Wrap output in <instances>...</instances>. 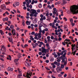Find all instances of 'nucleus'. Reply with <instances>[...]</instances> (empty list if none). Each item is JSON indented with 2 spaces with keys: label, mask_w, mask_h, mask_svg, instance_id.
Instances as JSON below:
<instances>
[{
  "label": "nucleus",
  "mask_w": 78,
  "mask_h": 78,
  "mask_svg": "<svg viewBox=\"0 0 78 78\" xmlns=\"http://www.w3.org/2000/svg\"><path fill=\"white\" fill-rule=\"evenodd\" d=\"M38 54L39 55H42V52H39L38 53Z\"/></svg>",
  "instance_id": "774afa93"
},
{
  "label": "nucleus",
  "mask_w": 78,
  "mask_h": 78,
  "mask_svg": "<svg viewBox=\"0 0 78 78\" xmlns=\"http://www.w3.org/2000/svg\"><path fill=\"white\" fill-rule=\"evenodd\" d=\"M22 55V54L20 53H18V55H17L18 58V59H20V58H22V56L21 55Z\"/></svg>",
  "instance_id": "dca6fc26"
},
{
  "label": "nucleus",
  "mask_w": 78,
  "mask_h": 78,
  "mask_svg": "<svg viewBox=\"0 0 78 78\" xmlns=\"http://www.w3.org/2000/svg\"><path fill=\"white\" fill-rule=\"evenodd\" d=\"M65 43H66L67 46V47H69V44H72V42H70L69 43H68L67 42H65V41H64Z\"/></svg>",
  "instance_id": "6ab92c4d"
},
{
  "label": "nucleus",
  "mask_w": 78,
  "mask_h": 78,
  "mask_svg": "<svg viewBox=\"0 0 78 78\" xmlns=\"http://www.w3.org/2000/svg\"><path fill=\"white\" fill-rule=\"evenodd\" d=\"M60 59H63V56H61L60 57H59Z\"/></svg>",
  "instance_id": "e2e57ef3"
},
{
  "label": "nucleus",
  "mask_w": 78,
  "mask_h": 78,
  "mask_svg": "<svg viewBox=\"0 0 78 78\" xmlns=\"http://www.w3.org/2000/svg\"><path fill=\"white\" fill-rule=\"evenodd\" d=\"M41 48L42 50L41 51L42 53H45L46 54V53H47V52H46V49L44 48V47H42Z\"/></svg>",
  "instance_id": "9b49d317"
},
{
  "label": "nucleus",
  "mask_w": 78,
  "mask_h": 78,
  "mask_svg": "<svg viewBox=\"0 0 78 78\" xmlns=\"http://www.w3.org/2000/svg\"><path fill=\"white\" fill-rule=\"evenodd\" d=\"M47 18L49 20H50L51 19V17H50V16H47Z\"/></svg>",
  "instance_id": "4c0bfd02"
},
{
  "label": "nucleus",
  "mask_w": 78,
  "mask_h": 78,
  "mask_svg": "<svg viewBox=\"0 0 78 78\" xmlns=\"http://www.w3.org/2000/svg\"><path fill=\"white\" fill-rule=\"evenodd\" d=\"M49 51H50V50L49 49H46V52H47L48 53L49 52Z\"/></svg>",
  "instance_id": "de8ad7c7"
},
{
  "label": "nucleus",
  "mask_w": 78,
  "mask_h": 78,
  "mask_svg": "<svg viewBox=\"0 0 78 78\" xmlns=\"http://www.w3.org/2000/svg\"><path fill=\"white\" fill-rule=\"evenodd\" d=\"M19 58L16 59L14 60V61H15V62H18V61H19Z\"/></svg>",
  "instance_id": "a19ab883"
},
{
  "label": "nucleus",
  "mask_w": 78,
  "mask_h": 78,
  "mask_svg": "<svg viewBox=\"0 0 78 78\" xmlns=\"http://www.w3.org/2000/svg\"><path fill=\"white\" fill-rule=\"evenodd\" d=\"M65 41V42H66V41H67V42H70V40L69 39H66Z\"/></svg>",
  "instance_id": "58836bf2"
},
{
  "label": "nucleus",
  "mask_w": 78,
  "mask_h": 78,
  "mask_svg": "<svg viewBox=\"0 0 78 78\" xmlns=\"http://www.w3.org/2000/svg\"><path fill=\"white\" fill-rule=\"evenodd\" d=\"M30 17H33V14L36 12V10L34 9H32L30 11Z\"/></svg>",
  "instance_id": "7ed1b4c3"
},
{
  "label": "nucleus",
  "mask_w": 78,
  "mask_h": 78,
  "mask_svg": "<svg viewBox=\"0 0 78 78\" xmlns=\"http://www.w3.org/2000/svg\"><path fill=\"white\" fill-rule=\"evenodd\" d=\"M34 3H37V1H34V0H33L32 2L31 3V4L32 5H33L34 4Z\"/></svg>",
  "instance_id": "4468645a"
},
{
  "label": "nucleus",
  "mask_w": 78,
  "mask_h": 78,
  "mask_svg": "<svg viewBox=\"0 0 78 78\" xmlns=\"http://www.w3.org/2000/svg\"><path fill=\"white\" fill-rule=\"evenodd\" d=\"M30 23H31V21H30L29 22L28 21H27L26 22V23L27 25H30Z\"/></svg>",
  "instance_id": "aec40b11"
},
{
  "label": "nucleus",
  "mask_w": 78,
  "mask_h": 78,
  "mask_svg": "<svg viewBox=\"0 0 78 78\" xmlns=\"http://www.w3.org/2000/svg\"><path fill=\"white\" fill-rule=\"evenodd\" d=\"M56 66H60V63L57 62V63Z\"/></svg>",
  "instance_id": "37998d69"
},
{
  "label": "nucleus",
  "mask_w": 78,
  "mask_h": 78,
  "mask_svg": "<svg viewBox=\"0 0 78 78\" xmlns=\"http://www.w3.org/2000/svg\"><path fill=\"white\" fill-rule=\"evenodd\" d=\"M9 41L10 42H12V43H13V41H12V38L11 39L9 40Z\"/></svg>",
  "instance_id": "49530a36"
},
{
  "label": "nucleus",
  "mask_w": 78,
  "mask_h": 78,
  "mask_svg": "<svg viewBox=\"0 0 78 78\" xmlns=\"http://www.w3.org/2000/svg\"><path fill=\"white\" fill-rule=\"evenodd\" d=\"M47 8H48L49 9H52L51 6L50 5H48L47 6Z\"/></svg>",
  "instance_id": "cd10ccee"
},
{
  "label": "nucleus",
  "mask_w": 78,
  "mask_h": 78,
  "mask_svg": "<svg viewBox=\"0 0 78 78\" xmlns=\"http://www.w3.org/2000/svg\"><path fill=\"white\" fill-rule=\"evenodd\" d=\"M15 5H16V6H19V2H16L15 3Z\"/></svg>",
  "instance_id": "a878e982"
},
{
  "label": "nucleus",
  "mask_w": 78,
  "mask_h": 78,
  "mask_svg": "<svg viewBox=\"0 0 78 78\" xmlns=\"http://www.w3.org/2000/svg\"><path fill=\"white\" fill-rule=\"evenodd\" d=\"M45 45H46V47H47L49 46V44L47 43Z\"/></svg>",
  "instance_id": "0e129e2a"
},
{
  "label": "nucleus",
  "mask_w": 78,
  "mask_h": 78,
  "mask_svg": "<svg viewBox=\"0 0 78 78\" xmlns=\"http://www.w3.org/2000/svg\"><path fill=\"white\" fill-rule=\"evenodd\" d=\"M77 9L78 10H76L75 9H73V10H70V13L73 14H78V8ZM76 10H77L76 11Z\"/></svg>",
  "instance_id": "f257e3e1"
},
{
  "label": "nucleus",
  "mask_w": 78,
  "mask_h": 78,
  "mask_svg": "<svg viewBox=\"0 0 78 78\" xmlns=\"http://www.w3.org/2000/svg\"><path fill=\"white\" fill-rule=\"evenodd\" d=\"M38 38H41V33H39L38 34Z\"/></svg>",
  "instance_id": "bb28decb"
},
{
  "label": "nucleus",
  "mask_w": 78,
  "mask_h": 78,
  "mask_svg": "<svg viewBox=\"0 0 78 78\" xmlns=\"http://www.w3.org/2000/svg\"><path fill=\"white\" fill-rule=\"evenodd\" d=\"M5 14H7V15H9V14L8 12V11L5 12Z\"/></svg>",
  "instance_id": "338daca9"
},
{
  "label": "nucleus",
  "mask_w": 78,
  "mask_h": 78,
  "mask_svg": "<svg viewBox=\"0 0 78 78\" xmlns=\"http://www.w3.org/2000/svg\"><path fill=\"white\" fill-rule=\"evenodd\" d=\"M42 5L41 3H39V5H38V7L39 8H42Z\"/></svg>",
  "instance_id": "7c9ffc66"
},
{
  "label": "nucleus",
  "mask_w": 78,
  "mask_h": 78,
  "mask_svg": "<svg viewBox=\"0 0 78 78\" xmlns=\"http://www.w3.org/2000/svg\"><path fill=\"white\" fill-rule=\"evenodd\" d=\"M8 20V18L5 17L3 19V20L4 22H5V21H7Z\"/></svg>",
  "instance_id": "a211bd4d"
},
{
  "label": "nucleus",
  "mask_w": 78,
  "mask_h": 78,
  "mask_svg": "<svg viewBox=\"0 0 78 78\" xmlns=\"http://www.w3.org/2000/svg\"><path fill=\"white\" fill-rule=\"evenodd\" d=\"M48 29L47 28H46L44 29V30L45 31H48Z\"/></svg>",
  "instance_id": "603ef678"
},
{
  "label": "nucleus",
  "mask_w": 78,
  "mask_h": 78,
  "mask_svg": "<svg viewBox=\"0 0 78 78\" xmlns=\"http://www.w3.org/2000/svg\"><path fill=\"white\" fill-rule=\"evenodd\" d=\"M63 59H62V61L61 62L62 63H63V62H65V58L66 57H63Z\"/></svg>",
  "instance_id": "473e14b6"
},
{
  "label": "nucleus",
  "mask_w": 78,
  "mask_h": 78,
  "mask_svg": "<svg viewBox=\"0 0 78 78\" xmlns=\"http://www.w3.org/2000/svg\"><path fill=\"white\" fill-rule=\"evenodd\" d=\"M46 19V17L45 16H44L43 18H41L40 19V21H43L44 20H45Z\"/></svg>",
  "instance_id": "2eb2a0df"
},
{
  "label": "nucleus",
  "mask_w": 78,
  "mask_h": 78,
  "mask_svg": "<svg viewBox=\"0 0 78 78\" xmlns=\"http://www.w3.org/2000/svg\"><path fill=\"white\" fill-rule=\"evenodd\" d=\"M73 52H72V54H73V55H75L76 53L75 52H73Z\"/></svg>",
  "instance_id": "13d9d810"
},
{
  "label": "nucleus",
  "mask_w": 78,
  "mask_h": 78,
  "mask_svg": "<svg viewBox=\"0 0 78 78\" xmlns=\"http://www.w3.org/2000/svg\"><path fill=\"white\" fill-rule=\"evenodd\" d=\"M53 61H54V58H51L50 60V61H51V62H53Z\"/></svg>",
  "instance_id": "79ce46f5"
},
{
  "label": "nucleus",
  "mask_w": 78,
  "mask_h": 78,
  "mask_svg": "<svg viewBox=\"0 0 78 78\" xmlns=\"http://www.w3.org/2000/svg\"><path fill=\"white\" fill-rule=\"evenodd\" d=\"M7 22L9 23V24H11V22L10 21L8 20L7 21Z\"/></svg>",
  "instance_id": "052dcab7"
},
{
  "label": "nucleus",
  "mask_w": 78,
  "mask_h": 78,
  "mask_svg": "<svg viewBox=\"0 0 78 78\" xmlns=\"http://www.w3.org/2000/svg\"><path fill=\"white\" fill-rule=\"evenodd\" d=\"M23 76L24 77L27 76V78H30V77L29 76H31V74H30V72H28L27 73L26 76H25V75L24 74H23Z\"/></svg>",
  "instance_id": "39448f33"
},
{
  "label": "nucleus",
  "mask_w": 78,
  "mask_h": 78,
  "mask_svg": "<svg viewBox=\"0 0 78 78\" xmlns=\"http://www.w3.org/2000/svg\"><path fill=\"white\" fill-rule=\"evenodd\" d=\"M25 64L27 67H30V66H31V64L29 63L28 62H26L25 63Z\"/></svg>",
  "instance_id": "9d476101"
},
{
  "label": "nucleus",
  "mask_w": 78,
  "mask_h": 78,
  "mask_svg": "<svg viewBox=\"0 0 78 78\" xmlns=\"http://www.w3.org/2000/svg\"><path fill=\"white\" fill-rule=\"evenodd\" d=\"M22 23L23 25L24 26L25 25V20H22Z\"/></svg>",
  "instance_id": "5701e85b"
},
{
  "label": "nucleus",
  "mask_w": 78,
  "mask_h": 78,
  "mask_svg": "<svg viewBox=\"0 0 78 78\" xmlns=\"http://www.w3.org/2000/svg\"><path fill=\"white\" fill-rule=\"evenodd\" d=\"M58 40L59 41H61L62 40V38H61V37H59V38L58 39Z\"/></svg>",
  "instance_id": "5fc2aeb1"
},
{
  "label": "nucleus",
  "mask_w": 78,
  "mask_h": 78,
  "mask_svg": "<svg viewBox=\"0 0 78 78\" xmlns=\"http://www.w3.org/2000/svg\"><path fill=\"white\" fill-rule=\"evenodd\" d=\"M51 39H52V40H53L54 39V37L53 36H51Z\"/></svg>",
  "instance_id": "6e6d98bb"
},
{
  "label": "nucleus",
  "mask_w": 78,
  "mask_h": 78,
  "mask_svg": "<svg viewBox=\"0 0 78 78\" xmlns=\"http://www.w3.org/2000/svg\"><path fill=\"white\" fill-rule=\"evenodd\" d=\"M10 28L12 30H13V29H14V26L13 25H12L10 26Z\"/></svg>",
  "instance_id": "c85d7f7f"
},
{
  "label": "nucleus",
  "mask_w": 78,
  "mask_h": 78,
  "mask_svg": "<svg viewBox=\"0 0 78 78\" xmlns=\"http://www.w3.org/2000/svg\"><path fill=\"white\" fill-rule=\"evenodd\" d=\"M7 70H8V71H12V70H13V69L10 67H9L8 68Z\"/></svg>",
  "instance_id": "f3484780"
},
{
  "label": "nucleus",
  "mask_w": 78,
  "mask_h": 78,
  "mask_svg": "<svg viewBox=\"0 0 78 78\" xmlns=\"http://www.w3.org/2000/svg\"><path fill=\"white\" fill-rule=\"evenodd\" d=\"M12 33L13 34V36H16V30H15V29H12Z\"/></svg>",
  "instance_id": "f8f14e48"
},
{
  "label": "nucleus",
  "mask_w": 78,
  "mask_h": 78,
  "mask_svg": "<svg viewBox=\"0 0 78 78\" xmlns=\"http://www.w3.org/2000/svg\"><path fill=\"white\" fill-rule=\"evenodd\" d=\"M53 15H55L56 14V12L55 11L52 12Z\"/></svg>",
  "instance_id": "c03bdc74"
},
{
  "label": "nucleus",
  "mask_w": 78,
  "mask_h": 78,
  "mask_svg": "<svg viewBox=\"0 0 78 78\" xmlns=\"http://www.w3.org/2000/svg\"><path fill=\"white\" fill-rule=\"evenodd\" d=\"M67 51L66 50H65L64 51H62V52L63 53H65L64 54V55H62V56L63 57V58H66V54H67V53L66 52H67Z\"/></svg>",
  "instance_id": "1a4fd4ad"
},
{
  "label": "nucleus",
  "mask_w": 78,
  "mask_h": 78,
  "mask_svg": "<svg viewBox=\"0 0 78 78\" xmlns=\"http://www.w3.org/2000/svg\"><path fill=\"white\" fill-rule=\"evenodd\" d=\"M22 76V74L21 73H20V74H19L18 75V78H19V76L20 77Z\"/></svg>",
  "instance_id": "e433bc0d"
},
{
  "label": "nucleus",
  "mask_w": 78,
  "mask_h": 78,
  "mask_svg": "<svg viewBox=\"0 0 78 78\" xmlns=\"http://www.w3.org/2000/svg\"><path fill=\"white\" fill-rule=\"evenodd\" d=\"M39 33H41L42 32V29H41V28H39Z\"/></svg>",
  "instance_id": "c9c22d12"
},
{
  "label": "nucleus",
  "mask_w": 78,
  "mask_h": 78,
  "mask_svg": "<svg viewBox=\"0 0 78 78\" xmlns=\"http://www.w3.org/2000/svg\"><path fill=\"white\" fill-rule=\"evenodd\" d=\"M41 33H42V34H45V30H43L42 31V32Z\"/></svg>",
  "instance_id": "864d4df0"
},
{
  "label": "nucleus",
  "mask_w": 78,
  "mask_h": 78,
  "mask_svg": "<svg viewBox=\"0 0 78 78\" xmlns=\"http://www.w3.org/2000/svg\"><path fill=\"white\" fill-rule=\"evenodd\" d=\"M35 14L34 15V16H33L32 17H37V14H38V13L37 12H36L35 13Z\"/></svg>",
  "instance_id": "2f4dec72"
},
{
  "label": "nucleus",
  "mask_w": 78,
  "mask_h": 78,
  "mask_svg": "<svg viewBox=\"0 0 78 78\" xmlns=\"http://www.w3.org/2000/svg\"><path fill=\"white\" fill-rule=\"evenodd\" d=\"M78 8V4L77 5H73V6H71L70 9V10H73V9H75L77 10Z\"/></svg>",
  "instance_id": "f03ea898"
},
{
  "label": "nucleus",
  "mask_w": 78,
  "mask_h": 78,
  "mask_svg": "<svg viewBox=\"0 0 78 78\" xmlns=\"http://www.w3.org/2000/svg\"><path fill=\"white\" fill-rule=\"evenodd\" d=\"M75 23H72L71 25H72V27H73V26H75Z\"/></svg>",
  "instance_id": "09e8293b"
},
{
  "label": "nucleus",
  "mask_w": 78,
  "mask_h": 78,
  "mask_svg": "<svg viewBox=\"0 0 78 78\" xmlns=\"http://www.w3.org/2000/svg\"><path fill=\"white\" fill-rule=\"evenodd\" d=\"M65 59H66V61L64 62V65H63L64 66H66V64H67V57H65Z\"/></svg>",
  "instance_id": "412c9836"
},
{
  "label": "nucleus",
  "mask_w": 78,
  "mask_h": 78,
  "mask_svg": "<svg viewBox=\"0 0 78 78\" xmlns=\"http://www.w3.org/2000/svg\"><path fill=\"white\" fill-rule=\"evenodd\" d=\"M0 33L1 35H3L4 34V32H3V30H0Z\"/></svg>",
  "instance_id": "4be33fe9"
},
{
  "label": "nucleus",
  "mask_w": 78,
  "mask_h": 78,
  "mask_svg": "<svg viewBox=\"0 0 78 78\" xmlns=\"http://www.w3.org/2000/svg\"><path fill=\"white\" fill-rule=\"evenodd\" d=\"M78 45H77L76 46L75 45V44H72L71 45L72 48H71V49L72 50V51H73L74 50H75V49L76 48H78Z\"/></svg>",
  "instance_id": "20e7f679"
},
{
  "label": "nucleus",
  "mask_w": 78,
  "mask_h": 78,
  "mask_svg": "<svg viewBox=\"0 0 78 78\" xmlns=\"http://www.w3.org/2000/svg\"><path fill=\"white\" fill-rule=\"evenodd\" d=\"M64 30H66L67 29V27H66V26H64Z\"/></svg>",
  "instance_id": "3c124183"
},
{
  "label": "nucleus",
  "mask_w": 78,
  "mask_h": 78,
  "mask_svg": "<svg viewBox=\"0 0 78 78\" xmlns=\"http://www.w3.org/2000/svg\"><path fill=\"white\" fill-rule=\"evenodd\" d=\"M58 4H59V2H56L55 3V5H58Z\"/></svg>",
  "instance_id": "8fccbe9b"
},
{
  "label": "nucleus",
  "mask_w": 78,
  "mask_h": 78,
  "mask_svg": "<svg viewBox=\"0 0 78 78\" xmlns=\"http://www.w3.org/2000/svg\"><path fill=\"white\" fill-rule=\"evenodd\" d=\"M37 12H41V10L39 9H38L37 10Z\"/></svg>",
  "instance_id": "69168bd1"
},
{
  "label": "nucleus",
  "mask_w": 78,
  "mask_h": 78,
  "mask_svg": "<svg viewBox=\"0 0 78 78\" xmlns=\"http://www.w3.org/2000/svg\"><path fill=\"white\" fill-rule=\"evenodd\" d=\"M17 70L19 72V73H22L21 72L22 71L21 70H20V69H19V68H18Z\"/></svg>",
  "instance_id": "c756f323"
},
{
  "label": "nucleus",
  "mask_w": 78,
  "mask_h": 78,
  "mask_svg": "<svg viewBox=\"0 0 78 78\" xmlns=\"http://www.w3.org/2000/svg\"><path fill=\"white\" fill-rule=\"evenodd\" d=\"M56 70L58 73H59L60 72H61L62 70L61 68L59 67L58 66L56 68Z\"/></svg>",
  "instance_id": "423d86ee"
},
{
  "label": "nucleus",
  "mask_w": 78,
  "mask_h": 78,
  "mask_svg": "<svg viewBox=\"0 0 78 78\" xmlns=\"http://www.w3.org/2000/svg\"><path fill=\"white\" fill-rule=\"evenodd\" d=\"M43 25H44V26H43V27H44V28H46L47 27V25L46 24H45V23H43Z\"/></svg>",
  "instance_id": "ea45409f"
},
{
  "label": "nucleus",
  "mask_w": 78,
  "mask_h": 78,
  "mask_svg": "<svg viewBox=\"0 0 78 78\" xmlns=\"http://www.w3.org/2000/svg\"><path fill=\"white\" fill-rule=\"evenodd\" d=\"M34 34H35V32H32L31 33V34H32V35H34Z\"/></svg>",
  "instance_id": "680f3d73"
},
{
  "label": "nucleus",
  "mask_w": 78,
  "mask_h": 78,
  "mask_svg": "<svg viewBox=\"0 0 78 78\" xmlns=\"http://www.w3.org/2000/svg\"><path fill=\"white\" fill-rule=\"evenodd\" d=\"M39 23L40 24L42 25V23H43V21H40L39 22Z\"/></svg>",
  "instance_id": "f704fd0d"
},
{
  "label": "nucleus",
  "mask_w": 78,
  "mask_h": 78,
  "mask_svg": "<svg viewBox=\"0 0 78 78\" xmlns=\"http://www.w3.org/2000/svg\"><path fill=\"white\" fill-rule=\"evenodd\" d=\"M3 51L4 52H6V49L4 45L1 46V50H2V51H3Z\"/></svg>",
  "instance_id": "6e6552de"
},
{
  "label": "nucleus",
  "mask_w": 78,
  "mask_h": 78,
  "mask_svg": "<svg viewBox=\"0 0 78 78\" xmlns=\"http://www.w3.org/2000/svg\"><path fill=\"white\" fill-rule=\"evenodd\" d=\"M0 8L1 9L5 10L6 9V5L5 4H3L1 5Z\"/></svg>",
  "instance_id": "0eeeda50"
},
{
  "label": "nucleus",
  "mask_w": 78,
  "mask_h": 78,
  "mask_svg": "<svg viewBox=\"0 0 78 78\" xmlns=\"http://www.w3.org/2000/svg\"><path fill=\"white\" fill-rule=\"evenodd\" d=\"M61 68H61V69H64V66H65V65H63V64H61Z\"/></svg>",
  "instance_id": "b1692460"
},
{
  "label": "nucleus",
  "mask_w": 78,
  "mask_h": 78,
  "mask_svg": "<svg viewBox=\"0 0 78 78\" xmlns=\"http://www.w3.org/2000/svg\"><path fill=\"white\" fill-rule=\"evenodd\" d=\"M33 36L32 35H31L30 36V39L31 40V41H34V38L33 37Z\"/></svg>",
  "instance_id": "393cba45"
},
{
  "label": "nucleus",
  "mask_w": 78,
  "mask_h": 78,
  "mask_svg": "<svg viewBox=\"0 0 78 78\" xmlns=\"http://www.w3.org/2000/svg\"><path fill=\"white\" fill-rule=\"evenodd\" d=\"M10 3H11V2H6L5 3V5H9V4H10Z\"/></svg>",
  "instance_id": "72a5a7b5"
},
{
  "label": "nucleus",
  "mask_w": 78,
  "mask_h": 78,
  "mask_svg": "<svg viewBox=\"0 0 78 78\" xmlns=\"http://www.w3.org/2000/svg\"><path fill=\"white\" fill-rule=\"evenodd\" d=\"M46 16H47V17L48 16H49V13L48 12H47L46 14Z\"/></svg>",
  "instance_id": "a18cd8bd"
},
{
  "label": "nucleus",
  "mask_w": 78,
  "mask_h": 78,
  "mask_svg": "<svg viewBox=\"0 0 78 78\" xmlns=\"http://www.w3.org/2000/svg\"><path fill=\"white\" fill-rule=\"evenodd\" d=\"M62 5H64L67 3V1L66 0H62Z\"/></svg>",
  "instance_id": "ddd939ff"
},
{
  "label": "nucleus",
  "mask_w": 78,
  "mask_h": 78,
  "mask_svg": "<svg viewBox=\"0 0 78 78\" xmlns=\"http://www.w3.org/2000/svg\"><path fill=\"white\" fill-rule=\"evenodd\" d=\"M45 69H46V70H50V69H49L48 68V67H45Z\"/></svg>",
  "instance_id": "4d7b16f0"
},
{
  "label": "nucleus",
  "mask_w": 78,
  "mask_h": 78,
  "mask_svg": "<svg viewBox=\"0 0 78 78\" xmlns=\"http://www.w3.org/2000/svg\"><path fill=\"white\" fill-rule=\"evenodd\" d=\"M42 27V25L40 24L39 25V28H41V27Z\"/></svg>",
  "instance_id": "bf43d9fd"
}]
</instances>
